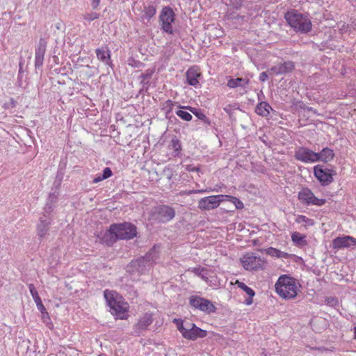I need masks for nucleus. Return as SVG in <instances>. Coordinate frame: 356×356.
<instances>
[{
  "instance_id": "obj_1",
  "label": "nucleus",
  "mask_w": 356,
  "mask_h": 356,
  "mask_svg": "<svg viewBox=\"0 0 356 356\" xmlns=\"http://www.w3.org/2000/svg\"><path fill=\"white\" fill-rule=\"evenodd\" d=\"M136 227L129 223L114 224L104 235L107 243H113L117 240L131 239L136 236Z\"/></svg>"
},
{
  "instance_id": "obj_2",
  "label": "nucleus",
  "mask_w": 356,
  "mask_h": 356,
  "mask_svg": "<svg viewBox=\"0 0 356 356\" xmlns=\"http://www.w3.org/2000/svg\"><path fill=\"white\" fill-rule=\"evenodd\" d=\"M104 298L111 309L113 315L120 319H125L127 317L129 305L122 296L113 291L105 290Z\"/></svg>"
},
{
  "instance_id": "obj_3",
  "label": "nucleus",
  "mask_w": 356,
  "mask_h": 356,
  "mask_svg": "<svg viewBox=\"0 0 356 356\" xmlns=\"http://www.w3.org/2000/svg\"><path fill=\"white\" fill-rule=\"evenodd\" d=\"M275 287L280 297L284 299H292L297 296L300 284L296 279L283 275L278 278Z\"/></svg>"
},
{
  "instance_id": "obj_4",
  "label": "nucleus",
  "mask_w": 356,
  "mask_h": 356,
  "mask_svg": "<svg viewBox=\"0 0 356 356\" xmlns=\"http://www.w3.org/2000/svg\"><path fill=\"white\" fill-rule=\"evenodd\" d=\"M285 19L289 26L295 31L301 33H307L312 29L311 20L307 16L297 10L289 11L285 14Z\"/></svg>"
},
{
  "instance_id": "obj_5",
  "label": "nucleus",
  "mask_w": 356,
  "mask_h": 356,
  "mask_svg": "<svg viewBox=\"0 0 356 356\" xmlns=\"http://www.w3.org/2000/svg\"><path fill=\"white\" fill-rule=\"evenodd\" d=\"M159 258L158 247L154 246L145 257H142L137 260L132 261L129 268L132 271H136L140 274H144L148 271L152 264Z\"/></svg>"
},
{
  "instance_id": "obj_6",
  "label": "nucleus",
  "mask_w": 356,
  "mask_h": 356,
  "mask_svg": "<svg viewBox=\"0 0 356 356\" xmlns=\"http://www.w3.org/2000/svg\"><path fill=\"white\" fill-rule=\"evenodd\" d=\"M240 261L243 267L250 271L262 269L264 264L263 259L251 252L244 254L240 259Z\"/></svg>"
},
{
  "instance_id": "obj_7",
  "label": "nucleus",
  "mask_w": 356,
  "mask_h": 356,
  "mask_svg": "<svg viewBox=\"0 0 356 356\" xmlns=\"http://www.w3.org/2000/svg\"><path fill=\"white\" fill-rule=\"evenodd\" d=\"M298 200L307 206H318L321 207L325 204V199H320L316 197L314 193L308 188H302L298 194Z\"/></svg>"
},
{
  "instance_id": "obj_8",
  "label": "nucleus",
  "mask_w": 356,
  "mask_h": 356,
  "mask_svg": "<svg viewBox=\"0 0 356 356\" xmlns=\"http://www.w3.org/2000/svg\"><path fill=\"white\" fill-rule=\"evenodd\" d=\"M189 304L194 309L206 314L214 313L216 311V307L210 300L197 296H192L189 298Z\"/></svg>"
},
{
  "instance_id": "obj_9",
  "label": "nucleus",
  "mask_w": 356,
  "mask_h": 356,
  "mask_svg": "<svg viewBox=\"0 0 356 356\" xmlns=\"http://www.w3.org/2000/svg\"><path fill=\"white\" fill-rule=\"evenodd\" d=\"M175 13L169 6L163 8L159 19L161 22L163 31L172 34L173 33L172 23L175 21Z\"/></svg>"
},
{
  "instance_id": "obj_10",
  "label": "nucleus",
  "mask_w": 356,
  "mask_h": 356,
  "mask_svg": "<svg viewBox=\"0 0 356 356\" xmlns=\"http://www.w3.org/2000/svg\"><path fill=\"white\" fill-rule=\"evenodd\" d=\"M314 175L322 186H327L333 181L334 171L316 165L314 167Z\"/></svg>"
},
{
  "instance_id": "obj_11",
  "label": "nucleus",
  "mask_w": 356,
  "mask_h": 356,
  "mask_svg": "<svg viewBox=\"0 0 356 356\" xmlns=\"http://www.w3.org/2000/svg\"><path fill=\"white\" fill-rule=\"evenodd\" d=\"M224 201L223 195H211L201 198L198 201V208L201 210H211L217 208Z\"/></svg>"
},
{
  "instance_id": "obj_12",
  "label": "nucleus",
  "mask_w": 356,
  "mask_h": 356,
  "mask_svg": "<svg viewBox=\"0 0 356 356\" xmlns=\"http://www.w3.org/2000/svg\"><path fill=\"white\" fill-rule=\"evenodd\" d=\"M295 158L305 163H316L317 159L316 152L303 147L296 150Z\"/></svg>"
},
{
  "instance_id": "obj_13",
  "label": "nucleus",
  "mask_w": 356,
  "mask_h": 356,
  "mask_svg": "<svg viewBox=\"0 0 356 356\" xmlns=\"http://www.w3.org/2000/svg\"><path fill=\"white\" fill-rule=\"evenodd\" d=\"M175 216V211L173 208L163 205L156 209V219L162 222H166L174 218Z\"/></svg>"
},
{
  "instance_id": "obj_14",
  "label": "nucleus",
  "mask_w": 356,
  "mask_h": 356,
  "mask_svg": "<svg viewBox=\"0 0 356 356\" xmlns=\"http://www.w3.org/2000/svg\"><path fill=\"white\" fill-rule=\"evenodd\" d=\"M182 336L186 339L195 340L197 338L205 337L207 332L197 327L195 324L188 323Z\"/></svg>"
},
{
  "instance_id": "obj_15",
  "label": "nucleus",
  "mask_w": 356,
  "mask_h": 356,
  "mask_svg": "<svg viewBox=\"0 0 356 356\" xmlns=\"http://www.w3.org/2000/svg\"><path fill=\"white\" fill-rule=\"evenodd\" d=\"M294 67L295 65L292 61H286L273 66L268 72L272 75H280L292 72Z\"/></svg>"
},
{
  "instance_id": "obj_16",
  "label": "nucleus",
  "mask_w": 356,
  "mask_h": 356,
  "mask_svg": "<svg viewBox=\"0 0 356 356\" xmlns=\"http://www.w3.org/2000/svg\"><path fill=\"white\" fill-rule=\"evenodd\" d=\"M355 245H356V238L350 236L337 237L332 241V248L334 249L349 248Z\"/></svg>"
},
{
  "instance_id": "obj_17",
  "label": "nucleus",
  "mask_w": 356,
  "mask_h": 356,
  "mask_svg": "<svg viewBox=\"0 0 356 356\" xmlns=\"http://www.w3.org/2000/svg\"><path fill=\"white\" fill-rule=\"evenodd\" d=\"M47 42L44 39H40L38 47L35 49V67L36 69L40 67L44 61V56L46 51Z\"/></svg>"
},
{
  "instance_id": "obj_18",
  "label": "nucleus",
  "mask_w": 356,
  "mask_h": 356,
  "mask_svg": "<svg viewBox=\"0 0 356 356\" xmlns=\"http://www.w3.org/2000/svg\"><path fill=\"white\" fill-rule=\"evenodd\" d=\"M250 83V79L248 78H232L229 77L227 83V87L229 88H239L243 90L241 94H245L248 92V86Z\"/></svg>"
},
{
  "instance_id": "obj_19",
  "label": "nucleus",
  "mask_w": 356,
  "mask_h": 356,
  "mask_svg": "<svg viewBox=\"0 0 356 356\" xmlns=\"http://www.w3.org/2000/svg\"><path fill=\"white\" fill-rule=\"evenodd\" d=\"M153 322L152 314L149 312L145 313L141 316L138 323L134 325L135 332L138 334L141 333L143 331L147 330L149 325Z\"/></svg>"
},
{
  "instance_id": "obj_20",
  "label": "nucleus",
  "mask_w": 356,
  "mask_h": 356,
  "mask_svg": "<svg viewBox=\"0 0 356 356\" xmlns=\"http://www.w3.org/2000/svg\"><path fill=\"white\" fill-rule=\"evenodd\" d=\"M51 223V218L47 216L40 218V222L37 225V233L40 238H44L47 234Z\"/></svg>"
},
{
  "instance_id": "obj_21",
  "label": "nucleus",
  "mask_w": 356,
  "mask_h": 356,
  "mask_svg": "<svg viewBox=\"0 0 356 356\" xmlns=\"http://www.w3.org/2000/svg\"><path fill=\"white\" fill-rule=\"evenodd\" d=\"M316 162L327 163L333 160L334 153L332 149L325 147L320 152H316Z\"/></svg>"
},
{
  "instance_id": "obj_22",
  "label": "nucleus",
  "mask_w": 356,
  "mask_h": 356,
  "mask_svg": "<svg viewBox=\"0 0 356 356\" xmlns=\"http://www.w3.org/2000/svg\"><path fill=\"white\" fill-rule=\"evenodd\" d=\"M200 73L198 70L195 67H191L186 72V79L187 83L190 86H195L198 84V79L200 76Z\"/></svg>"
},
{
  "instance_id": "obj_23",
  "label": "nucleus",
  "mask_w": 356,
  "mask_h": 356,
  "mask_svg": "<svg viewBox=\"0 0 356 356\" xmlns=\"http://www.w3.org/2000/svg\"><path fill=\"white\" fill-rule=\"evenodd\" d=\"M236 284L239 289H242L248 296V298L245 300V304L246 305H252L253 302L252 298L255 295L254 291L251 288L248 286L245 283L238 280L236 282Z\"/></svg>"
},
{
  "instance_id": "obj_24",
  "label": "nucleus",
  "mask_w": 356,
  "mask_h": 356,
  "mask_svg": "<svg viewBox=\"0 0 356 356\" xmlns=\"http://www.w3.org/2000/svg\"><path fill=\"white\" fill-rule=\"evenodd\" d=\"M291 241L293 245L298 248H302L307 245L306 236L298 232H293L291 234Z\"/></svg>"
},
{
  "instance_id": "obj_25",
  "label": "nucleus",
  "mask_w": 356,
  "mask_h": 356,
  "mask_svg": "<svg viewBox=\"0 0 356 356\" xmlns=\"http://www.w3.org/2000/svg\"><path fill=\"white\" fill-rule=\"evenodd\" d=\"M270 110H272V108L266 102H260L255 108L256 113L264 117L268 116L270 114Z\"/></svg>"
},
{
  "instance_id": "obj_26",
  "label": "nucleus",
  "mask_w": 356,
  "mask_h": 356,
  "mask_svg": "<svg viewBox=\"0 0 356 356\" xmlns=\"http://www.w3.org/2000/svg\"><path fill=\"white\" fill-rule=\"evenodd\" d=\"M96 54L97 58L104 63L106 65H111V55L110 51L108 49H97Z\"/></svg>"
},
{
  "instance_id": "obj_27",
  "label": "nucleus",
  "mask_w": 356,
  "mask_h": 356,
  "mask_svg": "<svg viewBox=\"0 0 356 356\" xmlns=\"http://www.w3.org/2000/svg\"><path fill=\"white\" fill-rule=\"evenodd\" d=\"M188 271L193 273L195 275L200 277L202 280L205 281L206 282H208L209 270L207 268L199 266L196 268H189Z\"/></svg>"
},
{
  "instance_id": "obj_28",
  "label": "nucleus",
  "mask_w": 356,
  "mask_h": 356,
  "mask_svg": "<svg viewBox=\"0 0 356 356\" xmlns=\"http://www.w3.org/2000/svg\"><path fill=\"white\" fill-rule=\"evenodd\" d=\"M266 253L271 257L276 258H288L289 257V254L282 252L278 249H276L273 247H270L266 249Z\"/></svg>"
},
{
  "instance_id": "obj_29",
  "label": "nucleus",
  "mask_w": 356,
  "mask_h": 356,
  "mask_svg": "<svg viewBox=\"0 0 356 356\" xmlns=\"http://www.w3.org/2000/svg\"><path fill=\"white\" fill-rule=\"evenodd\" d=\"M177 102L168 99L164 102L161 105V110L165 113L166 116L168 115L172 111L174 106Z\"/></svg>"
},
{
  "instance_id": "obj_30",
  "label": "nucleus",
  "mask_w": 356,
  "mask_h": 356,
  "mask_svg": "<svg viewBox=\"0 0 356 356\" xmlns=\"http://www.w3.org/2000/svg\"><path fill=\"white\" fill-rule=\"evenodd\" d=\"M223 196H224V201L227 200V201L231 202L232 203H233L235 205V207L237 209H241L243 208V207H244L243 203L237 197L232 196V195H223Z\"/></svg>"
},
{
  "instance_id": "obj_31",
  "label": "nucleus",
  "mask_w": 356,
  "mask_h": 356,
  "mask_svg": "<svg viewBox=\"0 0 356 356\" xmlns=\"http://www.w3.org/2000/svg\"><path fill=\"white\" fill-rule=\"evenodd\" d=\"M296 222L299 224L302 223L305 227L314 225V220L313 219L309 218L303 215H298L296 218Z\"/></svg>"
},
{
  "instance_id": "obj_32",
  "label": "nucleus",
  "mask_w": 356,
  "mask_h": 356,
  "mask_svg": "<svg viewBox=\"0 0 356 356\" xmlns=\"http://www.w3.org/2000/svg\"><path fill=\"white\" fill-rule=\"evenodd\" d=\"M179 108H185L186 110L190 111L196 117H197L198 119H200V120H205L207 119L206 115L203 113L197 111V110L195 108H193V107H191V106H180V105L179 106Z\"/></svg>"
},
{
  "instance_id": "obj_33",
  "label": "nucleus",
  "mask_w": 356,
  "mask_h": 356,
  "mask_svg": "<svg viewBox=\"0 0 356 356\" xmlns=\"http://www.w3.org/2000/svg\"><path fill=\"white\" fill-rule=\"evenodd\" d=\"M144 12V17L147 19H149L155 15L156 10L154 6H148L145 8Z\"/></svg>"
},
{
  "instance_id": "obj_34",
  "label": "nucleus",
  "mask_w": 356,
  "mask_h": 356,
  "mask_svg": "<svg viewBox=\"0 0 356 356\" xmlns=\"http://www.w3.org/2000/svg\"><path fill=\"white\" fill-rule=\"evenodd\" d=\"M29 289L35 304L42 301L35 286L33 284H29Z\"/></svg>"
},
{
  "instance_id": "obj_35",
  "label": "nucleus",
  "mask_w": 356,
  "mask_h": 356,
  "mask_svg": "<svg viewBox=\"0 0 356 356\" xmlns=\"http://www.w3.org/2000/svg\"><path fill=\"white\" fill-rule=\"evenodd\" d=\"M170 147L175 151V156H177L181 150V143L179 140L177 138H172L170 144Z\"/></svg>"
},
{
  "instance_id": "obj_36",
  "label": "nucleus",
  "mask_w": 356,
  "mask_h": 356,
  "mask_svg": "<svg viewBox=\"0 0 356 356\" xmlns=\"http://www.w3.org/2000/svg\"><path fill=\"white\" fill-rule=\"evenodd\" d=\"M176 114L180 118L185 121H191L192 120V115L187 111L182 110H178L176 111Z\"/></svg>"
},
{
  "instance_id": "obj_37",
  "label": "nucleus",
  "mask_w": 356,
  "mask_h": 356,
  "mask_svg": "<svg viewBox=\"0 0 356 356\" xmlns=\"http://www.w3.org/2000/svg\"><path fill=\"white\" fill-rule=\"evenodd\" d=\"M127 64L133 67H140L143 64L138 61L136 60L134 58H129L127 60Z\"/></svg>"
},
{
  "instance_id": "obj_38",
  "label": "nucleus",
  "mask_w": 356,
  "mask_h": 356,
  "mask_svg": "<svg viewBox=\"0 0 356 356\" xmlns=\"http://www.w3.org/2000/svg\"><path fill=\"white\" fill-rule=\"evenodd\" d=\"M99 17V14L97 13H86L83 15V19L85 20H87V21H89V22H91L94 19H96Z\"/></svg>"
},
{
  "instance_id": "obj_39",
  "label": "nucleus",
  "mask_w": 356,
  "mask_h": 356,
  "mask_svg": "<svg viewBox=\"0 0 356 356\" xmlns=\"http://www.w3.org/2000/svg\"><path fill=\"white\" fill-rule=\"evenodd\" d=\"M215 190H213L211 188H206V189H200V190H191L188 191L186 193L188 195L191 194H195V193H209L211 191H214Z\"/></svg>"
},
{
  "instance_id": "obj_40",
  "label": "nucleus",
  "mask_w": 356,
  "mask_h": 356,
  "mask_svg": "<svg viewBox=\"0 0 356 356\" xmlns=\"http://www.w3.org/2000/svg\"><path fill=\"white\" fill-rule=\"evenodd\" d=\"M174 321L177 323V329L183 334L188 325H184L183 322L180 320L175 319Z\"/></svg>"
},
{
  "instance_id": "obj_41",
  "label": "nucleus",
  "mask_w": 356,
  "mask_h": 356,
  "mask_svg": "<svg viewBox=\"0 0 356 356\" xmlns=\"http://www.w3.org/2000/svg\"><path fill=\"white\" fill-rule=\"evenodd\" d=\"M154 73V69H148L141 74V76L143 78V79H149Z\"/></svg>"
},
{
  "instance_id": "obj_42",
  "label": "nucleus",
  "mask_w": 356,
  "mask_h": 356,
  "mask_svg": "<svg viewBox=\"0 0 356 356\" xmlns=\"http://www.w3.org/2000/svg\"><path fill=\"white\" fill-rule=\"evenodd\" d=\"M36 306H37L38 309L41 312L42 315L48 316V313H47L44 306L43 305L42 301L36 303Z\"/></svg>"
},
{
  "instance_id": "obj_43",
  "label": "nucleus",
  "mask_w": 356,
  "mask_h": 356,
  "mask_svg": "<svg viewBox=\"0 0 356 356\" xmlns=\"http://www.w3.org/2000/svg\"><path fill=\"white\" fill-rule=\"evenodd\" d=\"M112 175V171L110 168H105L103 170V174L101 179H106Z\"/></svg>"
},
{
  "instance_id": "obj_44",
  "label": "nucleus",
  "mask_w": 356,
  "mask_h": 356,
  "mask_svg": "<svg viewBox=\"0 0 356 356\" xmlns=\"http://www.w3.org/2000/svg\"><path fill=\"white\" fill-rule=\"evenodd\" d=\"M268 72H263L259 74V80L262 82L265 81L268 79Z\"/></svg>"
},
{
  "instance_id": "obj_45",
  "label": "nucleus",
  "mask_w": 356,
  "mask_h": 356,
  "mask_svg": "<svg viewBox=\"0 0 356 356\" xmlns=\"http://www.w3.org/2000/svg\"><path fill=\"white\" fill-rule=\"evenodd\" d=\"M100 3V0H92L91 6L93 9H97Z\"/></svg>"
},
{
  "instance_id": "obj_46",
  "label": "nucleus",
  "mask_w": 356,
  "mask_h": 356,
  "mask_svg": "<svg viewBox=\"0 0 356 356\" xmlns=\"http://www.w3.org/2000/svg\"><path fill=\"white\" fill-rule=\"evenodd\" d=\"M328 304H332V305H336L337 303V300L333 298H329L327 299Z\"/></svg>"
},
{
  "instance_id": "obj_47",
  "label": "nucleus",
  "mask_w": 356,
  "mask_h": 356,
  "mask_svg": "<svg viewBox=\"0 0 356 356\" xmlns=\"http://www.w3.org/2000/svg\"><path fill=\"white\" fill-rule=\"evenodd\" d=\"M102 176H97V177H95L92 182L95 183V184H97L102 180H104V179H101Z\"/></svg>"
},
{
  "instance_id": "obj_48",
  "label": "nucleus",
  "mask_w": 356,
  "mask_h": 356,
  "mask_svg": "<svg viewBox=\"0 0 356 356\" xmlns=\"http://www.w3.org/2000/svg\"><path fill=\"white\" fill-rule=\"evenodd\" d=\"M186 169L188 170V171H197L198 170V168H196V167H192L191 165H188L187 166Z\"/></svg>"
},
{
  "instance_id": "obj_49",
  "label": "nucleus",
  "mask_w": 356,
  "mask_h": 356,
  "mask_svg": "<svg viewBox=\"0 0 356 356\" xmlns=\"http://www.w3.org/2000/svg\"><path fill=\"white\" fill-rule=\"evenodd\" d=\"M42 319H43V321L44 322H46L47 321V320H49V315L48 316H46V315H42Z\"/></svg>"
},
{
  "instance_id": "obj_50",
  "label": "nucleus",
  "mask_w": 356,
  "mask_h": 356,
  "mask_svg": "<svg viewBox=\"0 0 356 356\" xmlns=\"http://www.w3.org/2000/svg\"><path fill=\"white\" fill-rule=\"evenodd\" d=\"M227 16L229 18H237L238 17V15H237V16L232 15V14H231V13L230 14L227 13Z\"/></svg>"
},
{
  "instance_id": "obj_51",
  "label": "nucleus",
  "mask_w": 356,
  "mask_h": 356,
  "mask_svg": "<svg viewBox=\"0 0 356 356\" xmlns=\"http://www.w3.org/2000/svg\"><path fill=\"white\" fill-rule=\"evenodd\" d=\"M19 75H18V78L19 79V76H20V74L22 73V65L20 64L19 65Z\"/></svg>"
},
{
  "instance_id": "obj_52",
  "label": "nucleus",
  "mask_w": 356,
  "mask_h": 356,
  "mask_svg": "<svg viewBox=\"0 0 356 356\" xmlns=\"http://www.w3.org/2000/svg\"><path fill=\"white\" fill-rule=\"evenodd\" d=\"M241 3H238V4L237 3V5L236 6V8L238 9L239 8H241Z\"/></svg>"
},
{
  "instance_id": "obj_53",
  "label": "nucleus",
  "mask_w": 356,
  "mask_h": 356,
  "mask_svg": "<svg viewBox=\"0 0 356 356\" xmlns=\"http://www.w3.org/2000/svg\"><path fill=\"white\" fill-rule=\"evenodd\" d=\"M351 3H356V0H349Z\"/></svg>"
},
{
  "instance_id": "obj_54",
  "label": "nucleus",
  "mask_w": 356,
  "mask_h": 356,
  "mask_svg": "<svg viewBox=\"0 0 356 356\" xmlns=\"http://www.w3.org/2000/svg\"><path fill=\"white\" fill-rule=\"evenodd\" d=\"M355 337H356V327H355Z\"/></svg>"
}]
</instances>
